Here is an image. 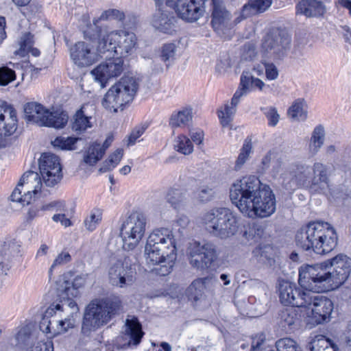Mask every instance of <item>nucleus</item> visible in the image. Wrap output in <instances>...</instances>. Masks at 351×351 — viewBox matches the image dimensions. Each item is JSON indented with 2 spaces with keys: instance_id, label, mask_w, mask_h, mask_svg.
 Listing matches in <instances>:
<instances>
[{
  "instance_id": "f257e3e1",
  "label": "nucleus",
  "mask_w": 351,
  "mask_h": 351,
  "mask_svg": "<svg viewBox=\"0 0 351 351\" xmlns=\"http://www.w3.org/2000/svg\"><path fill=\"white\" fill-rule=\"evenodd\" d=\"M232 202L250 218L267 217L276 211V198L270 189L255 176H244L230 188Z\"/></svg>"
},
{
  "instance_id": "f03ea898",
  "label": "nucleus",
  "mask_w": 351,
  "mask_h": 351,
  "mask_svg": "<svg viewBox=\"0 0 351 351\" xmlns=\"http://www.w3.org/2000/svg\"><path fill=\"white\" fill-rule=\"evenodd\" d=\"M324 264L326 267H333L332 271H328L318 265L301 267L299 284L317 291H329L339 288L350 275L351 258L346 254H339Z\"/></svg>"
},
{
  "instance_id": "7ed1b4c3",
  "label": "nucleus",
  "mask_w": 351,
  "mask_h": 351,
  "mask_svg": "<svg viewBox=\"0 0 351 351\" xmlns=\"http://www.w3.org/2000/svg\"><path fill=\"white\" fill-rule=\"evenodd\" d=\"M176 242L173 232L165 228L154 229L148 236L144 256L149 267L160 276L168 275L177 256Z\"/></svg>"
},
{
  "instance_id": "20e7f679",
  "label": "nucleus",
  "mask_w": 351,
  "mask_h": 351,
  "mask_svg": "<svg viewBox=\"0 0 351 351\" xmlns=\"http://www.w3.org/2000/svg\"><path fill=\"white\" fill-rule=\"evenodd\" d=\"M122 309V302L115 295L93 299L86 306L82 332L88 335L108 324Z\"/></svg>"
},
{
  "instance_id": "39448f33",
  "label": "nucleus",
  "mask_w": 351,
  "mask_h": 351,
  "mask_svg": "<svg viewBox=\"0 0 351 351\" xmlns=\"http://www.w3.org/2000/svg\"><path fill=\"white\" fill-rule=\"evenodd\" d=\"M291 179L287 187L308 189L316 193H324L329 188V176L327 166L316 161L312 166L302 162H295L289 169Z\"/></svg>"
},
{
  "instance_id": "423d86ee",
  "label": "nucleus",
  "mask_w": 351,
  "mask_h": 351,
  "mask_svg": "<svg viewBox=\"0 0 351 351\" xmlns=\"http://www.w3.org/2000/svg\"><path fill=\"white\" fill-rule=\"evenodd\" d=\"M201 223L213 237L227 239L235 236L240 230V218L226 207H214L205 212Z\"/></svg>"
},
{
  "instance_id": "0eeeda50",
  "label": "nucleus",
  "mask_w": 351,
  "mask_h": 351,
  "mask_svg": "<svg viewBox=\"0 0 351 351\" xmlns=\"http://www.w3.org/2000/svg\"><path fill=\"white\" fill-rule=\"evenodd\" d=\"M101 43L99 50L105 53V58L115 55L126 56L132 54L136 47V36L125 30H114L110 32H101Z\"/></svg>"
},
{
  "instance_id": "6e6552de",
  "label": "nucleus",
  "mask_w": 351,
  "mask_h": 351,
  "mask_svg": "<svg viewBox=\"0 0 351 351\" xmlns=\"http://www.w3.org/2000/svg\"><path fill=\"white\" fill-rule=\"evenodd\" d=\"M138 88L135 77L124 76L106 93L102 106L110 112H117L119 108L133 100Z\"/></svg>"
},
{
  "instance_id": "1a4fd4ad",
  "label": "nucleus",
  "mask_w": 351,
  "mask_h": 351,
  "mask_svg": "<svg viewBox=\"0 0 351 351\" xmlns=\"http://www.w3.org/2000/svg\"><path fill=\"white\" fill-rule=\"evenodd\" d=\"M138 88L135 77L124 76L106 93L102 106L110 112H117L119 108L133 100Z\"/></svg>"
},
{
  "instance_id": "9d476101",
  "label": "nucleus",
  "mask_w": 351,
  "mask_h": 351,
  "mask_svg": "<svg viewBox=\"0 0 351 351\" xmlns=\"http://www.w3.org/2000/svg\"><path fill=\"white\" fill-rule=\"evenodd\" d=\"M138 88L135 77L124 76L106 93L102 106L110 112H117L119 108L133 100Z\"/></svg>"
},
{
  "instance_id": "9b49d317",
  "label": "nucleus",
  "mask_w": 351,
  "mask_h": 351,
  "mask_svg": "<svg viewBox=\"0 0 351 351\" xmlns=\"http://www.w3.org/2000/svg\"><path fill=\"white\" fill-rule=\"evenodd\" d=\"M26 119L39 126L62 128L67 123L69 117L64 112H50L42 104L32 101L25 105Z\"/></svg>"
},
{
  "instance_id": "f8f14e48",
  "label": "nucleus",
  "mask_w": 351,
  "mask_h": 351,
  "mask_svg": "<svg viewBox=\"0 0 351 351\" xmlns=\"http://www.w3.org/2000/svg\"><path fill=\"white\" fill-rule=\"evenodd\" d=\"M146 224L145 217L138 212L131 213L123 221L119 234L125 250H132L139 244L145 235Z\"/></svg>"
},
{
  "instance_id": "ddd939ff",
  "label": "nucleus",
  "mask_w": 351,
  "mask_h": 351,
  "mask_svg": "<svg viewBox=\"0 0 351 351\" xmlns=\"http://www.w3.org/2000/svg\"><path fill=\"white\" fill-rule=\"evenodd\" d=\"M315 292L310 291L308 296L306 297V303L303 306L306 322L312 326L329 322L334 308L331 300L317 295Z\"/></svg>"
},
{
  "instance_id": "4468645a",
  "label": "nucleus",
  "mask_w": 351,
  "mask_h": 351,
  "mask_svg": "<svg viewBox=\"0 0 351 351\" xmlns=\"http://www.w3.org/2000/svg\"><path fill=\"white\" fill-rule=\"evenodd\" d=\"M291 41V36L285 30L273 29L263 37L261 51L267 58H283L290 49Z\"/></svg>"
},
{
  "instance_id": "2eb2a0df",
  "label": "nucleus",
  "mask_w": 351,
  "mask_h": 351,
  "mask_svg": "<svg viewBox=\"0 0 351 351\" xmlns=\"http://www.w3.org/2000/svg\"><path fill=\"white\" fill-rule=\"evenodd\" d=\"M101 43V32L97 40H86L77 43L70 49L71 59L75 64L86 66L93 64L99 58H105V53L99 50Z\"/></svg>"
},
{
  "instance_id": "dca6fc26",
  "label": "nucleus",
  "mask_w": 351,
  "mask_h": 351,
  "mask_svg": "<svg viewBox=\"0 0 351 351\" xmlns=\"http://www.w3.org/2000/svg\"><path fill=\"white\" fill-rule=\"evenodd\" d=\"M186 254L190 265L200 271L210 268L217 258L215 245L212 243H191Z\"/></svg>"
},
{
  "instance_id": "f3484780",
  "label": "nucleus",
  "mask_w": 351,
  "mask_h": 351,
  "mask_svg": "<svg viewBox=\"0 0 351 351\" xmlns=\"http://www.w3.org/2000/svg\"><path fill=\"white\" fill-rule=\"evenodd\" d=\"M42 187L41 178L34 171L25 173L19 184L11 194L12 202H16L23 206L29 204L34 196L39 192Z\"/></svg>"
},
{
  "instance_id": "a211bd4d",
  "label": "nucleus",
  "mask_w": 351,
  "mask_h": 351,
  "mask_svg": "<svg viewBox=\"0 0 351 351\" xmlns=\"http://www.w3.org/2000/svg\"><path fill=\"white\" fill-rule=\"evenodd\" d=\"M328 225L327 222L313 221L300 228L295 235L297 245L304 250L313 251L314 246L319 243L320 238L323 236L327 238L324 232Z\"/></svg>"
},
{
  "instance_id": "6ab92c4d",
  "label": "nucleus",
  "mask_w": 351,
  "mask_h": 351,
  "mask_svg": "<svg viewBox=\"0 0 351 351\" xmlns=\"http://www.w3.org/2000/svg\"><path fill=\"white\" fill-rule=\"evenodd\" d=\"M208 0H167V5L174 9L178 16L189 22H194L205 12V3Z\"/></svg>"
},
{
  "instance_id": "aec40b11",
  "label": "nucleus",
  "mask_w": 351,
  "mask_h": 351,
  "mask_svg": "<svg viewBox=\"0 0 351 351\" xmlns=\"http://www.w3.org/2000/svg\"><path fill=\"white\" fill-rule=\"evenodd\" d=\"M39 170L46 186L52 187L62 178L59 158L51 153H44L39 159Z\"/></svg>"
},
{
  "instance_id": "412c9836",
  "label": "nucleus",
  "mask_w": 351,
  "mask_h": 351,
  "mask_svg": "<svg viewBox=\"0 0 351 351\" xmlns=\"http://www.w3.org/2000/svg\"><path fill=\"white\" fill-rule=\"evenodd\" d=\"M106 58V60L101 62L91 71V75L95 80L98 82L101 87H104L110 79L115 78L126 69V65L121 57Z\"/></svg>"
},
{
  "instance_id": "4be33fe9",
  "label": "nucleus",
  "mask_w": 351,
  "mask_h": 351,
  "mask_svg": "<svg viewBox=\"0 0 351 351\" xmlns=\"http://www.w3.org/2000/svg\"><path fill=\"white\" fill-rule=\"evenodd\" d=\"M301 288L297 287L295 284L288 281H283L279 285V298L280 302L285 305L303 308L306 303V297L311 291H317L313 289L304 287L300 284Z\"/></svg>"
},
{
  "instance_id": "5701e85b",
  "label": "nucleus",
  "mask_w": 351,
  "mask_h": 351,
  "mask_svg": "<svg viewBox=\"0 0 351 351\" xmlns=\"http://www.w3.org/2000/svg\"><path fill=\"white\" fill-rule=\"evenodd\" d=\"M135 274V269L126 261H117L109 268L110 282L113 286L121 288L130 285L134 282Z\"/></svg>"
},
{
  "instance_id": "b1692460",
  "label": "nucleus",
  "mask_w": 351,
  "mask_h": 351,
  "mask_svg": "<svg viewBox=\"0 0 351 351\" xmlns=\"http://www.w3.org/2000/svg\"><path fill=\"white\" fill-rule=\"evenodd\" d=\"M144 335L141 324L137 317L133 315H128L123 326V335L118 339V342L123 341L121 348L136 346Z\"/></svg>"
},
{
  "instance_id": "393cba45",
  "label": "nucleus",
  "mask_w": 351,
  "mask_h": 351,
  "mask_svg": "<svg viewBox=\"0 0 351 351\" xmlns=\"http://www.w3.org/2000/svg\"><path fill=\"white\" fill-rule=\"evenodd\" d=\"M211 25L219 34H224L225 30L231 29V14L226 8L221 0H212Z\"/></svg>"
},
{
  "instance_id": "a878e982",
  "label": "nucleus",
  "mask_w": 351,
  "mask_h": 351,
  "mask_svg": "<svg viewBox=\"0 0 351 351\" xmlns=\"http://www.w3.org/2000/svg\"><path fill=\"white\" fill-rule=\"evenodd\" d=\"M61 317L62 315H60V314L54 310L53 307L49 306L45 311L40 322V330L43 332L49 335L50 338L65 332V330L61 325L62 323L59 321V318Z\"/></svg>"
},
{
  "instance_id": "bb28decb",
  "label": "nucleus",
  "mask_w": 351,
  "mask_h": 351,
  "mask_svg": "<svg viewBox=\"0 0 351 351\" xmlns=\"http://www.w3.org/2000/svg\"><path fill=\"white\" fill-rule=\"evenodd\" d=\"M17 128L16 112L0 101V136L12 135Z\"/></svg>"
},
{
  "instance_id": "cd10ccee",
  "label": "nucleus",
  "mask_w": 351,
  "mask_h": 351,
  "mask_svg": "<svg viewBox=\"0 0 351 351\" xmlns=\"http://www.w3.org/2000/svg\"><path fill=\"white\" fill-rule=\"evenodd\" d=\"M95 107L92 104H84L74 114L72 119V130L82 132L92 127L90 119L95 114Z\"/></svg>"
},
{
  "instance_id": "c85d7f7f",
  "label": "nucleus",
  "mask_w": 351,
  "mask_h": 351,
  "mask_svg": "<svg viewBox=\"0 0 351 351\" xmlns=\"http://www.w3.org/2000/svg\"><path fill=\"white\" fill-rule=\"evenodd\" d=\"M296 13L308 18H319L326 12V7L321 0H300L296 5Z\"/></svg>"
},
{
  "instance_id": "c756f323",
  "label": "nucleus",
  "mask_w": 351,
  "mask_h": 351,
  "mask_svg": "<svg viewBox=\"0 0 351 351\" xmlns=\"http://www.w3.org/2000/svg\"><path fill=\"white\" fill-rule=\"evenodd\" d=\"M240 92H236L233 95L230 103L227 102L217 110V115L222 127H228L233 120L237 112V107L242 98Z\"/></svg>"
},
{
  "instance_id": "7c9ffc66",
  "label": "nucleus",
  "mask_w": 351,
  "mask_h": 351,
  "mask_svg": "<svg viewBox=\"0 0 351 351\" xmlns=\"http://www.w3.org/2000/svg\"><path fill=\"white\" fill-rule=\"evenodd\" d=\"M176 21L173 16L158 8L153 16L152 24L154 28L162 32L171 34L174 31Z\"/></svg>"
},
{
  "instance_id": "2f4dec72",
  "label": "nucleus",
  "mask_w": 351,
  "mask_h": 351,
  "mask_svg": "<svg viewBox=\"0 0 351 351\" xmlns=\"http://www.w3.org/2000/svg\"><path fill=\"white\" fill-rule=\"evenodd\" d=\"M324 234L327 235V238L323 236L320 238L319 243L314 246L313 252L317 254H326L330 252L337 244V235L335 229L329 224Z\"/></svg>"
},
{
  "instance_id": "473e14b6",
  "label": "nucleus",
  "mask_w": 351,
  "mask_h": 351,
  "mask_svg": "<svg viewBox=\"0 0 351 351\" xmlns=\"http://www.w3.org/2000/svg\"><path fill=\"white\" fill-rule=\"evenodd\" d=\"M59 297L60 298V302L57 304H53L50 307H53L54 310L58 312L60 315H62V313L65 312L68 315H71V317L78 313L79 308L74 300L75 297L71 295H66L64 294V290L58 288Z\"/></svg>"
},
{
  "instance_id": "72a5a7b5",
  "label": "nucleus",
  "mask_w": 351,
  "mask_h": 351,
  "mask_svg": "<svg viewBox=\"0 0 351 351\" xmlns=\"http://www.w3.org/2000/svg\"><path fill=\"white\" fill-rule=\"evenodd\" d=\"M326 132L322 125H318L313 129L307 146L308 154L316 156L323 147L325 141Z\"/></svg>"
},
{
  "instance_id": "f704fd0d",
  "label": "nucleus",
  "mask_w": 351,
  "mask_h": 351,
  "mask_svg": "<svg viewBox=\"0 0 351 351\" xmlns=\"http://www.w3.org/2000/svg\"><path fill=\"white\" fill-rule=\"evenodd\" d=\"M279 324L285 330H293L300 326V316L295 308H287L279 313Z\"/></svg>"
},
{
  "instance_id": "c9c22d12",
  "label": "nucleus",
  "mask_w": 351,
  "mask_h": 351,
  "mask_svg": "<svg viewBox=\"0 0 351 351\" xmlns=\"http://www.w3.org/2000/svg\"><path fill=\"white\" fill-rule=\"evenodd\" d=\"M252 86L263 90L265 84L259 78L252 76L250 73L243 72L241 75L240 85L237 91L242 93L241 97H243L250 91V88Z\"/></svg>"
},
{
  "instance_id": "e433bc0d",
  "label": "nucleus",
  "mask_w": 351,
  "mask_h": 351,
  "mask_svg": "<svg viewBox=\"0 0 351 351\" xmlns=\"http://www.w3.org/2000/svg\"><path fill=\"white\" fill-rule=\"evenodd\" d=\"M272 0H250L248 3L243 5L241 11L242 19L252 14L263 12L271 5Z\"/></svg>"
},
{
  "instance_id": "4c0bfd02",
  "label": "nucleus",
  "mask_w": 351,
  "mask_h": 351,
  "mask_svg": "<svg viewBox=\"0 0 351 351\" xmlns=\"http://www.w3.org/2000/svg\"><path fill=\"white\" fill-rule=\"evenodd\" d=\"M289 117L294 121H304L308 117V107L304 99H298L288 109Z\"/></svg>"
},
{
  "instance_id": "58836bf2",
  "label": "nucleus",
  "mask_w": 351,
  "mask_h": 351,
  "mask_svg": "<svg viewBox=\"0 0 351 351\" xmlns=\"http://www.w3.org/2000/svg\"><path fill=\"white\" fill-rule=\"evenodd\" d=\"M193 119V108L191 106L173 112L170 118L169 124L172 127H182L189 124Z\"/></svg>"
},
{
  "instance_id": "ea45409f",
  "label": "nucleus",
  "mask_w": 351,
  "mask_h": 351,
  "mask_svg": "<svg viewBox=\"0 0 351 351\" xmlns=\"http://www.w3.org/2000/svg\"><path fill=\"white\" fill-rule=\"evenodd\" d=\"M209 278H202L195 280L189 287L187 291L189 298L195 301L199 300L204 295Z\"/></svg>"
},
{
  "instance_id": "a19ab883",
  "label": "nucleus",
  "mask_w": 351,
  "mask_h": 351,
  "mask_svg": "<svg viewBox=\"0 0 351 351\" xmlns=\"http://www.w3.org/2000/svg\"><path fill=\"white\" fill-rule=\"evenodd\" d=\"M104 154V148L101 147L100 143H94L85 152L84 162L88 165H94L103 157Z\"/></svg>"
},
{
  "instance_id": "79ce46f5",
  "label": "nucleus",
  "mask_w": 351,
  "mask_h": 351,
  "mask_svg": "<svg viewBox=\"0 0 351 351\" xmlns=\"http://www.w3.org/2000/svg\"><path fill=\"white\" fill-rule=\"evenodd\" d=\"M86 276H77L70 283L68 281H64L59 288L64 290V294L71 295V297H77L79 295L78 289L84 287L86 284Z\"/></svg>"
},
{
  "instance_id": "37998d69",
  "label": "nucleus",
  "mask_w": 351,
  "mask_h": 351,
  "mask_svg": "<svg viewBox=\"0 0 351 351\" xmlns=\"http://www.w3.org/2000/svg\"><path fill=\"white\" fill-rule=\"evenodd\" d=\"M10 254L9 245L6 243L0 245V289L3 287L5 276L9 270Z\"/></svg>"
},
{
  "instance_id": "c03bdc74",
  "label": "nucleus",
  "mask_w": 351,
  "mask_h": 351,
  "mask_svg": "<svg viewBox=\"0 0 351 351\" xmlns=\"http://www.w3.org/2000/svg\"><path fill=\"white\" fill-rule=\"evenodd\" d=\"M103 210L99 208L91 209L85 218L84 224L87 230H95L102 220Z\"/></svg>"
},
{
  "instance_id": "a18cd8bd",
  "label": "nucleus",
  "mask_w": 351,
  "mask_h": 351,
  "mask_svg": "<svg viewBox=\"0 0 351 351\" xmlns=\"http://www.w3.org/2000/svg\"><path fill=\"white\" fill-rule=\"evenodd\" d=\"M252 152V139L247 138L243 143V145L240 150V153H239L238 158L236 160L235 165H234V170L239 171L242 168L243 165L248 160Z\"/></svg>"
},
{
  "instance_id": "49530a36",
  "label": "nucleus",
  "mask_w": 351,
  "mask_h": 351,
  "mask_svg": "<svg viewBox=\"0 0 351 351\" xmlns=\"http://www.w3.org/2000/svg\"><path fill=\"white\" fill-rule=\"evenodd\" d=\"M330 341L322 335H316L309 343L311 351H335L330 346Z\"/></svg>"
},
{
  "instance_id": "de8ad7c7",
  "label": "nucleus",
  "mask_w": 351,
  "mask_h": 351,
  "mask_svg": "<svg viewBox=\"0 0 351 351\" xmlns=\"http://www.w3.org/2000/svg\"><path fill=\"white\" fill-rule=\"evenodd\" d=\"M123 155V150L122 149H116L112 154H110L107 160H106L102 166L99 169V171L104 173L111 171L121 161Z\"/></svg>"
},
{
  "instance_id": "09e8293b",
  "label": "nucleus",
  "mask_w": 351,
  "mask_h": 351,
  "mask_svg": "<svg viewBox=\"0 0 351 351\" xmlns=\"http://www.w3.org/2000/svg\"><path fill=\"white\" fill-rule=\"evenodd\" d=\"M175 149L184 155H189L193 152V145L187 136H178L174 141Z\"/></svg>"
},
{
  "instance_id": "8fccbe9b",
  "label": "nucleus",
  "mask_w": 351,
  "mask_h": 351,
  "mask_svg": "<svg viewBox=\"0 0 351 351\" xmlns=\"http://www.w3.org/2000/svg\"><path fill=\"white\" fill-rule=\"evenodd\" d=\"M167 200L177 208L185 202L186 194L180 189H170L167 194Z\"/></svg>"
},
{
  "instance_id": "3c124183",
  "label": "nucleus",
  "mask_w": 351,
  "mask_h": 351,
  "mask_svg": "<svg viewBox=\"0 0 351 351\" xmlns=\"http://www.w3.org/2000/svg\"><path fill=\"white\" fill-rule=\"evenodd\" d=\"M276 351H302L295 341L291 338H282L276 342Z\"/></svg>"
},
{
  "instance_id": "603ef678",
  "label": "nucleus",
  "mask_w": 351,
  "mask_h": 351,
  "mask_svg": "<svg viewBox=\"0 0 351 351\" xmlns=\"http://www.w3.org/2000/svg\"><path fill=\"white\" fill-rule=\"evenodd\" d=\"M71 256L69 252L63 250L59 253L54 258L51 267L49 269V276H51L53 269L57 267L64 266L71 262Z\"/></svg>"
},
{
  "instance_id": "864d4df0",
  "label": "nucleus",
  "mask_w": 351,
  "mask_h": 351,
  "mask_svg": "<svg viewBox=\"0 0 351 351\" xmlns=\"http://www.w3.org/2000/svg\"><path fill=\"white\" fill-rule=\"evenodd\" d=\"M80 138L75 137H57L53 142L54 147H58L61 149H75V144Z\"/></svg>"
},
{
  "instance_id": "5fc2aeb1",
  "label": "nucleus",
  "mask_w": 351,
  "mask_h": 351,
  "mask_svg": "<svg viewBox=\"0 0 351 351\" xmlns=\"http://www.w3.org/2000/svg\"><path fill=\"white\" fill-rule=\"evenodd\" d=\"M124 19L123 12L118 10L111 9L104 11L97 19L93 21L94 24L96 25L99 21L101 20H118L121 21Z\"/></svg>"
},
{
  "instance_id": "6e6d98bb",
  "label": "nucleus",
  "mask_w": 351,
  "mask_h": 351,
  "mask_svg": "<svg viewBox=\"0 0 351 351\" xmlns=\"http://www.w3.org/2000/svg\"><path fill=\"white\" fill-rule=\"evenodd\" d=\"M215 190L208 186H202L196 193V198L201 202H208L215 196Z\"/></svg>"
},
{
  "instance_id": "4d7b16f0",
  "label": "nucleus",
  "mask_w": 351,
  "mask_h": 351,
  "mask_svg": "<svg viewBox=\"0 0 351 351\" xmlns=\"http://www.w3.org/2000/svg\"><path fill=\"white\" fill-rule=\"evenodd\" d=\"M16 340L18 345L21 346L29 345L32 341L29 329L27 327L21 328L16 335Z\"/></svg>"
},
{
  "instance_id": "13d9d810",
  "label": "nucleus",
  "mask_w": 351,
  "mask_h": 351,
  "mask_svg": "<svg viewBox=\"0 0 351 351\" xmlns=\"http://www.w3.org/2000/svg\"><path fill=\"white\" fill-rule=\"evenodd\" d=\"M262 110L268 120V125L271 127L276 126L280 119V115L278 113L276 108L269 106L263 108Z\"/></svg>"
},
{
  "instance_id": "bf43d9fd",
  "label": "nucleus",
  "mask_w": 351,
  "mask_h": 351,
  "mask_svg": "<svg viewBox=\"0 0 351 351\" xmlns=\"http://www.w3.org/2000/svg\"><path fill=\"white\" fill-rule=\"evenodd\" d=\"M16 78L15 72L5 66L0 68V85L5 86Z\"/></svg>"
},
{
  "instance_id": "052dcab7",
  "label": "nucleus",
  "mask_w": 351,
  "mask_h": 351,
  "mask_svg": "<svg viewBox=\"0 0 351 351\" xmlns=\"http://www.w3.org/2000/svg\"><path fill=\"white\" fill-rule=\"evenodd\" d=\"M55 206V204H47L44 205H36L32 206L27 213V218L29 220H32L35 217L40 216V212L50 210L51 208H53Z\"/></svg>"
},
{
  "instance_id": "680f3d73",
  "label": "nucleus",
  "mask_w": 351,
  "mask_h": 351,
  "mask_svg": "<svg viewBox=\"0 0 351 351\" xmlns=\"http://www.w3.org/2000/svg\"><path fill=\"white\" fill-rule=\"evenodd\" d=\"M177 47L173 43L166 44L162 47V58L165 62L174 60Z\"/></svg>"
},
{
  "instance_id": "e2e57ef3",
  "label": "nucleus",
  "mask_w": 351,
  "mask_h": 351,
  "mask_svg": "<svg viewBox=\"0 0 351 351\" xmlns=\"http://www.w3.org/2000/svg\"><path fill=\"white\" fill-rule=\"evenodd\" d=\"M257 56L254 44L248 43L241 49V58L245 60H252Z\"/></svg>"
},
{
  "instance_id": "0e129e2a",
  "label": "nucleus",
  "mask_w": 351,
  "mask_h": 351,
  "mask_svg": "<svg viewBox=\"0 0 351 351\" xmlns=\"http://www.w3.org/2000/svg\"><path fill=\"white\" fill-rule=\"evenodd\" d=\"M19 45L20 46L19 52H25L29 51V49L33 45V36L30 33H25L23 34L19 41Z\"/></svg>"
},
{
  "instance_id": "69168bd1",
  "label": "nucleus",
  "mask_w": 351,
  "mask_h": 351,
  "mask_svg": "<svg viewBox=\"0 0 351 351\" xmlns=\"http://www.w3.org/2000/svg\"><path fill=\"white\" fill-rule=\"evenodd\" d=\"M29 351H53V343L51 339L40 341L32 347Z\"/></svg>"
},
{
  "instance_id": "338daca9",
  "label": "nucleus",
  "mask_w": 351,
  "mask_h": 351,
  "mask_svg": "<svg viewBox=\"0 0 351 351\" xmlns=\"http://www.w3.org/2000/svg\"><path fill=\"white\" fill-rule=\"evenodd\" d=\"M147 127L145 125H141L136 127L128 137V145H133L136 140L144 133Z\"/></svg>"
},
{
  "instance_id": "774afa93",
  "label": "nucleus",
  "mask_w": 351,
  "mask_h": 351,
  "mask_svg": "<svg viewBox=\"0 0 351 351\" xmlns=\"http://www.w3.org/2000/svg\"><path fill=\"white\" fill-rule=\"evenodd\" d=\"M265 75L268 80H276L278 77V70L273 63H265Z\"/></svg>"
}]
</instances>
